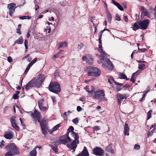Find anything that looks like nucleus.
I'll list each match as a JSON object with an SVG mask.
<instances>
[{
	"label": "nucleus",
	"instance_id": "nucleus-46",
	"mask_svg": "<svg viewBox=\"0 0 156 156\" xmlns=\"http://www.w3.org/2000/svg\"><path fill=\"white\" fill-rule=\"evenodd\" d=\"M152 113V110H150L147 113V120H148L151 117V115Z\"/></svg>",
	"mask_w": 156,
	"mask_h": 156
},
{
	"label": "nucleus",
	"instance_id": "nucleus-57",
	"mask_svg": "<svg viewBox=\"0 0 156 156\" xmlns=\"http://www.w3.org/2000/svg\"><path fill=\"white\" fill-rule=\"evenodd\" d=\"M72 122L75 124H76L79 122L78 119L77 118H75L72 120Z\"/></svg>",
	"mask_w": 156,
	"mask_h": 156
},
{
	"label": "nucleus",
	"instance_id": "nucleus-12",
	"mask_svg": "<svg viewBox=\"0 0 156 156\" xmlns=\"http://www.w3.org/2000/svg\"><path fill=\"white\" fill-rule=\"evenodd\" d=\"M139 22L140 24V29L145 30L147 28L149 23V21L148 20H145L143 21H140Z\"/></svg>",
	"mask_w": 156,
	"mask_h": 156
},
{
	"label": "nucleus",
	"instance_id": "nucleus-42",
	"mask_svg": "<svg viewBox=\"0 0 156 156\" xmlns=\"http://www.w3.org/2000/svg\"><path fill=\"white\" fill-rule=\"evenodd\" d=\"M31 17L29 16H20V19L23 20L25 19H30Z\"/></svg>",
	"mask_w": 156,
	"mask_h": 156
},
{
	"label": "nucleus",
	"instance_id": "nucleus-32",
	"mask_svg": "<svg viewBox=\"0 0 156 156\" xmlns=\"http://www.w3.org/2000/svg\"><path fill=\"white\" fill-rule=\"evenodd\" d=\"M90 67H94L92 66H89L88 67H86L85 68V71H86V72H87V74H88V75L89 76V73H93L94 72V71L93 70H91L90 69H89V68Z\"/></svg>",
	"mask_w": 156,
	"mask_h": 156
},
{
	"label": "nucleus",
	"instance_id": "nucleus-29",
	"mask_svg": "<svg viewBox=\"0 0 156 156\" xmlns=\"http://www.w3.org/2000/svg\"><path fill=\"white\" fill-rule=\"evenodd\" d=\"M106 12L107 17L108 19V23H111L112 20V16L109 11H107Z\"/></svg>",
	"mask_w": 156,
	"mask_h": 156
},
{
	"label": "nucleus",
	"instance_id": "nucleus-60",
	"mask_svg": "<svg viewBox=\"0 0 156 156\" xmlns=\"http://www.w3.org/2000/svg\"><path fill=\"white\" fill-rule=\"evenodd\" d=\"M94 129L95 130H98L100 129V128L99 126H95L94 127Z\"/></svg>",
	"mask_w": 156,
	"mask_h": 156
},
{
	"label": "nucleus",
	"instance_id": "nucleus-20",
	"mask_svg": "<svg viewBox=\"0 0 156 156\" xmlns=\"http://www.w3.org/2000/svg\"><path fill=\"white\" fill-rule=\"evenodd\" d=\"M140 72L139 70H138L136 71L135 73H133L131 78L130 81L134 83L135 82V80L136 76L139 75L140 73Z\"/></svg>",
	"mask_w": 156,
	"mask_h": 156
},
{
	"label": "nucleus",
	"instance_id": "nucleus-56",
	"mask_svg": "<svg viewBox=\"0 0 156 156\" xmlns=\"http://www.w3.org/2000/svg\"><path fill=\"white\" fill-rule=\"evenodd\" d=\"M134 149L136 150H139L140 148V145H137V144H135L134 145Z\"/></svg>",
	"mask_w": 156,
	"mask_h": 156
},
{
	"label": "nucleus",
	"instance_id": "nucleus-34",
	"mask_svg": "<svg viewBox=\"0 0 156 156\" xmlns=\"http://www.w3.org/2000/svg\"><path fill=\"white\" fill-rule=\"evenodd\" d=\"M119 76L121 79H126V80H129V79H128L127 78V77L126 76V75L125 74L123 73H119Z\"/></svg>",
	"mask_w": 156,
	"mask_h": 156
},
{
	"label": "nucleus",
	"instance_id": "nucleus-7",
	"mask_svg": "<svg viewBox=\"0 0 156 156\" xmlns=\"http://www.w3.org/2000/svg\"><path fill=\"white\" fill-rule=\"evenodd\" d=\"M49 90L51 92L58 94L61 91L60 85L56 82L51 83L49 84Z\"/></svg>",
	"mask_w": 156,
	"mask_h": 156
},
{
	"label": "nucleus",
	"instance_id": "nucleus-16",
	"mask_svg": "<svg viewBox=\"0 0 156 156\" xmlns=\"http://www.w3.org/2000/svg\"><path fill=\"white\" fill-rule=\"evenodd\" d=\"M86 91L89 94V95L91 97L92 96V94H93L94 90V88L92 86H87L85 88Z\"/></svg>",
	"mask_w": 156,
	"mask_h": 156
},
{
	"label": "nucleus",
	"instance_id": "nucleus-18",
	"mask_svg": "<svg viewBox=\"0 0 156 156\" xmlns=\"http://www.w3.org/2000/svg\"><path fill=\"white\" fill-rule=\"evenodd\" d=\"M34 114L31 112H30L31 114V116L33 118L35 119V118H38L41 117V115L39 112L38 111L36 110L35 109L34 111Z\"/></svg>",
	"mask_w": 156,
	"mask_h": 156
},
{
	"label": "nucleus",
	"instance_id": "nucleus-17",
	"mask_svg": "<svg viewBox=\"0 0 156 156\" xmlns=\"http://www.w3.org/2000/svg\"><path fill=\"white\" fill-rule=\"evenodd\" d=\"M4 136L6 139L10 140L13 138V135L11 131H6L5 133Z\"/></svg>",
	"mask_w": 156,
	"mask_h": 156
},
{
	"label": "nucleus",
	"instance_id": "nucleus-43",
	"mask_svg": "<svg viewBox=\"0 0 156 156\" xmlns=\"http://www.w3.org/2000/svg\"><path fill=\"white\" fill-rule=\"evenodd\" d=\"M44 101L43 99H41L38 101V105L39 106L44 105Z\"/></svg>",
	"mask_w": 156,
	"mask_h": 156
},
{
	"label": "nucleus",
	"instance_id": "nucleus-55",
	"mask_svg": "<svg viewBox=\"0 0 156 156\" xmlns=\"http://www.w3.org/2000/svg\"><path fill=\"white\" fill-rule=\"evenodd\" d=\"M45 30L46 32H48V33H50L51 30V28L49 26L48 27H47V28L45 29Z\"/></svg>",
	"mask_w": 156,
	"mask_h": 156
},
{
	"label": "nucleus",
	"instance_id": "nucleus-13",
	"mask_svg": "<svg viewBox=\"0 0 156 156\" xmlns=\"http://www.w3.org/2000/svg\"><path fill=\"white\" fill-rule=\"evenodd\" d=\"M104 32V31L103 30H101L100 31V32L98 34V35H99V44L98 45V51L100 52H103V49H102V47L101 44V37L102 36V35Z\"/></svg>",
	"mask_w": 156,
	"mask_h": 156
},
{
	"label": "nucleus",
	"instance_id": "nucleus-5",
	"mask_svg": "<svg viewBox=\"0 0 156 156\" xmlns=\"http://www.w3.org/2000/svg\"><path fill=\"white\" fill-rule=\"evenodd\" d=\"M105 94L102 90H98L94 92L91 96L93 98L98 100L99 101H106L105 97Z\"/></svg>",
	"mask_w": 156,
	"mask_h": 156
},
{
	"label": "nucleus",
	"instance_id": "nucleus-47",
	"mask_svg": "<svg viewBox=\"0 0 156 156\" xmlns=\"http://www.w3.org/2000/svg\"><path fill=\"white\" fill-rule=\"evenodd\" d=\"M84 46V44L83 43H80L78 45L77 49L78 50H81L83 48Z\"/></svg>",
	"mask_w": 156,
	"mask_h": 156
},
{
	"label": "nucleus",
	"instance_id": "nucleus-6",
	"mask_svg": "<svg viewBox=\"0 0 156 156\" xmlns=\"http://www.w3.org/2000/svg\"><path fill=\"white\" fill-rule=\"evenodd\" d=\"M60 144L66 145L67 147L68 144H71V139L69 137L68 133H66L65 134L60 136L58 141Z\"/></svg>",
	"mask_w": 156,
	"mask_h": 156
},
{
	"label": "nucleus",
	"instance_id": "nucleus-63",
	"mask_svg": "<svg viewBox=\"0 0 156 156\" xmlns=\"http://www.w3.org/2000/svg\"><path fill=\"white\" fill-rule=\"evenodd\" d=\"M13 98L15 99H18V96L17 94H14L13 96Z\"/></svg>",
	"mask_w": 156,
	"mask_h": 156
},
{
	"label": "nucleus",
	"instance_id": "nucleus-53",
	"mask_svg": "<svg viewBox=\"0 0 156 156\" xmlns=\"http://www.w3.org/2000/svg\"><path fill=\"white\" fill-rule=\"evenodd\" d=\"M37 58H35L29 64L32 66L34 63H35L37 62Z\"/></svg>",
	"mask_w": 156,
	"mask_h": 156
},
{
	"label": "nucleus",
	"instance_id": "nucleus-49",
	"mask_svg": "<svg viewBox=\"0 0 156 156\" xmlns=\"http://www.w3.org/2000/svg\"><path fill=\"white\" fill-rule=\"evenodd\" d=\"M32 66L30 65V64H29L27 66V67L26 68V69L25 71V73H27L29 70L30 69V68Z\"/></svg>",
	"mask_w": 156,
	"mask_h": 156
},
{
	"label": "nucleus",
	"instance_id": "nucleus-3",
	"mask_svg": "<svg viewBox=\"0 0 156 156\" xmlns=\"http://www.w3.org/2000/svg\"><path fill=\"white\" fill-rule=\"evenodd\" d=\"M70 135L74 139V140L72 141L71 144L67 145V147L71 150H73V152H74L77 147V144H79V137L78 133L75 132L72 133Z\"/></svg>",
	"mask_w": 156,
	"mask_h": 156
},
{
	"label": "nucleus",
	"instance_id": "nucleus-40",
	"mask_svg": "<svg viewBox=\"0 0 156 156\" xmlns=\"http://www.w3.org/2000/svg\"><path fill=\"white\" fill-rule=\"evenodd\" d=\"M146 67V66L145 64H139L138 68L141 70H143Z\"/></svg>",
	"mask_w": 156,
	"mask_h": 156
},
{
	"label": "nucleus",
	"instance_id": "nucleus-44",
	"mask_svg": "<svg viewBox=\"0 0 156 156\" xmlns=\"http://www.w3.org/2000/svg\"><path fill=\"white\" fill-rule=\"evenodd\" d=\"M16 117L15 116H12L10 118V122L11 124L16 123Z\"/></svg>",
	"mask_w": 156,
	"mask_h": 156
},
{
	"label": "nucleus",
	"instance_id": "nucleus-64",
	"mask_svg": "<svg viewBox=\"0 0 156 156\" xmlns=\"http://www.w3.org/2000/svg\"><path fill=\"white\" fill-rule=\"evenodd\" d=\"M59 56V55L57 53L56 54H55L53 56V59H55L56 58H58V57Z\"/></svg>",
	"mask_w": 156,
	"mask_h": 156
},
{
	"label": "nucleus",
	"instance_id": "nucleus-45",
	"mask_svg": "<svg viewBox=\"0 0 156 156\" xmlns=\"http://www.w3.org/2000/svg\"><path fill=\"white\" fill-rule=\"evenodd\" d=\"M12 126L17 131L19 130V128L18 126L16 124V123L11 124Z\"/></svg>",
	"mask_w": 156,
	"mask_h": 156
},
{
	"label": "nucleus",
	"instance_id": "nucleus-39",
	"mask_svg": "<svg viewBox=\"0 0 156 156\" xmlns=\"http://www.w3.org/2000/svg\"><path fill=\"white\" fill-rule=\"evenodd\" d=\"M21 25L19 24L18 25L17 28L16 29V33L19 35H20L21 33L20 31L21 28Z\"/></svg>",
	"mask_w": 156,
	"mask_h": 156
},
{
	"label": "nucleus",
	"instance_id": "nucleus-52",
	"mask_svg": "<svg viewBox=\"0 0 156 156\" xmlns=\"http://www.w3.org/2000/svg\"><path fill=\"white\" fill-rule=\"evenodd\" d=\"M16 108L18 110H19V106L18 105H17L16 104H15L13 105V108L14 109V111L15 112H16Z\"/></svg>",
	"mask_w": 156,
	"mask_h": 156
},
{
	"label": "nucleus",
	"instance_id": "nucleus-37",
	"mask_svg": "<svg viewBox=\"0 0 156 156\" xmlns=\"http://www.w3.org/2000/svg\"><path fill=\"white\" fill-rule=\"evenodd\" d=\"M48 107L44 106V105H41L39 106L40 110L41 111H46L48 109Z\"/></svg>",
	"mask_w": 156,
	"mask_h": 156
},
{
	"label": "nucleus",
	"instance_id": "nucleus-35",
	"mask_svg": "<svg viewBox=\"0 0 156 156\" xmlns=\"http://www.w3.org/2000/svg\"><path fill=\"white\" fill-rule=\"evenodd\" d=\"M47 125V122L45 120H43L41 121V127H46V125Z\"/></svg>",
	"mask_w": 156,
	"mask_h": 156
},
{
	"label": "nucleus",
	"instance_id": "nucleus-26",
	"mask_svg": "<svg viewBox=\"0 0 156 156\" xmlns=\"http://www.w3.org/2000/svg\"><path fill=\"white\" fill-rule=\"evenodd\" d=\"M45 79V75L44 74H40L39 75V76L37 79L41 83V84L43 82Z\"/></svg>",
	"mask_w": 156,
	"mask_h": 156
},
{
	"label": "nucleus",
	"instance_id": "nucleus-30",
	"mask_svg": "<svg viewBox=\"0 0 156 156\" xmlns=\"http://www.w3.org/2000/svg\"><path fill=\"white\" fill-rule=\"evenodd\" d=\"M32 87H34L33 86L31 82L30 81L26 85L25 89L27 90Z\"/></svg>",
	"mask_w": 156,
	"mask_h": 156
},
{
	"label": "nucleus",
	"instance_id": "nucleus-11",
	"mask_svg": "<svg viewBox=\"0 0 156 156\" xmlns=\"http://www.w3.org/2000/svg\"><path fill=\"white\" fill-rule=\"evenodd\" d=\"M128 96L129 95L127 94H121L120 93L118 94L117 95L118 104H120L123 100L126 99Z\"/></svg>",
	"mask_w": 156,
	"mask_h": 156
},
{
	"label": "nucleus",
	"instance_id": "nucleus-8",
	"mask_svg": "<svg viewBox=\"0 0 156 156\" xmlns=\"http://www.w3.org/2000/svg\"><path fill=\"white\" fill-rule=\"evenodd\" d=\"M93 57L90 54H86L83 55L82 58L83 61L88 64H91L93 61Z\"/></svg>",
	"mask_w": 156,
	"mask_h": 156
},
{
	"label": "nucleus",
	"instance_id": "nucleus-31",
	"mask_svg": "<svg viewBox=\"0 0 156 156\" xmlns=\"http://www.w3.org/2000/svg\"><path fill=\"white\" fill-rule=\"evenodd\" d=\"M67 43L65 41L60 43L59 44L58 48H65L67 46Z\"/></svg>",
	"mask_w": 156,
	"mask_h": 156
},
{
	"label": "nucleus",
	"instance_id": "nucleus-50",
	"mask_svg": "<svg viewBox=\"0 0 156 156\" xmlns=\"http://www.w3.org/2000/svg\"><path fill=\"white\" fill-rule=\"evenodd\" d=\"M27 58V61L28 62H30L31 61L32 59V58L31 57H30L29 55H28L27 56H25L24 57L23 59H24V58Z\"/></svg>",
	"mask_w": 156,
	"mask_h": 156
},
{
	"label": "nucleus",
	"instance_id": "nucleus-22",
	"mask_svg": "<svg viewBox=\"0 0 156 156\" xmlns=\"http://www.w3.org/2000/svg\"><path fill=\"white\" fill-rule=\"evenodd\" d=\"M141 14L150 18L151 17L152 14L151 12H148L146 10H145V11L142 12Z\"/></svg>",
	"mask_w": 156,
	"mask_h": 156
},
{
	"label": "nucleus",
	"instance_id": "nucleus-58",
	"mask_svg": "<svg viewBox=\"0 0 156 156\" xmlns=\"http://www.w3.org/2000/svg\"><path fill=\"white\" fill-rule=\"evenodd\" d=\"M7 61L9 62H11L12 61V59L10 56H9L7 58Z\"/></svg>",
	"mask_w": 156,
	"mask_h": 156
},
{
	"label": "nucleus",
	"instance_id": "nucleus-21",
	"mask_svg": "<svg viewBox=\"0 0 156 156\" xmlns=\"http://www.w3.org/2000/svg\"><path fill=\"white\" fill-rule=\"evenodd\" d=\"M139 29H140L139 21L134 23L132 27V29L134 31H136Z\"/></svg>",
	"mask_w": 156,
	"mask_h": 156
},
{
	"label": "nucleus",
	"instance_id": "nucleus-15",
	"mask_svg": "<svg viewBox=\"0 0 156 156\" xmlns=\"http://www.w3.org/2000/svg\"><path fill=\"white\" fill-rule=\"evenodd\" d=\"M30 82L32 83L34 87H39L41 85L37 79H34Z\"/></svg>",
	"mask_w": 156,
	"mask_h": 156
},
{
	"label": "nucleus",
	"instance_id": "nucleus-28",
	"mask_svg": "<svg viewBox=\"0 0 156 156\" xmlns=\"http://www.w3.org/2000/svg\"><path fill=\"white\" fill-rule=\"evenodd\" d=\"M151 127H154V129L151 131L148 132L147 133L148 137H149V136H151L153 133L154 132L156 129V125H152L151 126Z\"/></svg>",
	"mask_w": 156,
	"mask_h": 156
},
{
	"label": "nucleus",
	"instance_id": "nucleus-14",
	"mask_svg": "<svg viewBox=\"0 0 156 156\" xmlns=\"http://www.w3.org/2000/svg\"><path fill=\"white\" fill-rule=\"evenodd\" d=\"M16 4L13 3H11L8 5L7 7L9 9V14L11 16L15 11Z\"/></svg>",
	"mask_w": 156,
	"mask_h": 156
},
{
	"label": "nucleus",
	"instance_id": "nucleus-27",
	"mask_svg": "<svg viewBox=\"0 0 156 156\" xmlns=\"http://www.w3.org/2000/svg\"><path fill=\"white\" fill-rule=\"evenodd\" d=\"M105 150L111 154H113L114 153L113 150L109 145H108L106 147Z\"/></svg>",
	"mask_w": 156,
	"mask_h": 156
},
{
	"label": "nucleus",
	"instance_id": "nucleus-59",
	"mask_svg": "<svg viewBox=\"0 0 156 156\" xmlns=\"http://www.w3.org/2000/svg\"><path fill=\"white\" fill-rule=\"evenodd\" d=\"M4 143L5 142L3 140H2V141H1L0 143V148H2V147L3 146H4Z\"/></svg>",
	"mask_w": 156,
	"mask_h": 156
},
{
	"label": "nucleus",
	"instance_id": "nucleus-1",
	"mask_svg": "<svg viewBox=\"0 0 156 156\" xmlns=\"http://www.w3.org/2000/svg\"><path fill=\"white\" fill-rule=\"evenodd\" d=\"M100 53L101 55L98 57V59L97 60L98 63H102L103 67L107 70H112L113 69V64L108 58L109 55L103 51Z\"/></svg>",
	"mask_w": 156,
	"mask_h": 156
},
{
	"label": "nucleus",
	"instance_id": "nucleus-61",
	"mask_svg": "<svg viewBox=\"0 0 156 156\" xmlns=\"http://www.w3.org/2000/svg\"><path fill=\"white\" fill-rule=\"evenodd\" d=\"M53 150L55 151V152H57L58 150L56 147H52Z\"/></svg>",
	"mask_w": 156,
	"mask_h": 156
},
{
	"label": "nucleus",
	"instance_id": "nucleus-4",
	"mask_svg": "<svg viewBox=\"0 0 156 156\" xmlns=\"http://www.w3.org/2000/svg\"><path fill=\"white\" fill-rule=\"evenodd\" d=\"M108 81L111 86L115 90L119 91L122 89V87L123 84L121 83L116 82L114 79L112 77L108 76Z\"/></svg>",
	"mask_w": 156,
	"mask_h": 156
},
{
	"label": "nucleus",
	"instance_id": "nucleus-24",
	"mask_svg": "<svg viewBox=\"0 0 156 156\" xmlns=\"http://www.w3.org/2000/svg\"><path fill=\"white\" fill-rule=\"evenodd\" d=\"M23 39L22 37H20L19 38L17 39L14 43L13 46H14L16 44H21L23 42Z\"/></svg>",
	"mask_w": 156,
	"mask_h": 156
},
{
	"label": "nucleus",
	"instance_id": "nucleus-51",
	"mask_svg": "<svg viewBox=\"0 0 156 156\" xmlns=\"http://www.w3.org/2000/svg\"><path fill=\"white\" fill-rule=\"evenodd\" d=\"M71 113L70 111H68L67 112H65L64 113V115L66 118L69 115V114Z\"/></svg>",
	"mask_w": 156,
	"mask_h": 156
},
{
	"label": "nucleus",
	"instance_id": "nucleus-48",
	"mask_svg": "<svg viewBox=\"0 0 156 156\" xmlns=\"http://www.w3.org/2000/svg\"><path fill=\"white\" fill-rule=\"evenodd\" d=\"M28 42L27 40H25L24 42V44L26 49V51H27V49H28Z\"/></svg>",
	"mask_w": 156,
	"mask_h": 156
},
{
	"label": "nucleus",
	"instance_id": "nucleus-36",
	"mask_svg": "<svg viewBox=\"0 0 156 156\" xmlns=\"http://www.w3.org/2000/svg\"><path fill=\"white\" fill-rule=\"evenodd\" d=\"M31 156H36L37 154L36 150L35 148H34L30 153Z\"/></svg>",
	"mask_w": 156,
	"mask_h": 156
},
{
	"label": "nucleus",
	"instance_id": "nucleus-33",
	"mask_svg": "<svg viewBox=\"0 0 156 156\" xmlns=\"http://www.w3.org/2000/svg\"><path fill=\"white\" fill-rule=\"evenodd\" d=\"M74 130V128L73 126H71L69 128H68V131L66 133H68V135L69 134H71L72 133H74V132L73 131Z\"/></svg>",
	"mask_w": 156,
	"mask_h": 156
},
{
	"label": "nucleus",
	"instance_id": "nucleus-2",
	"mask_svg": "<svg viewBox=\"0 0 156 156\" xmlns=\"http://www.w3.org/2000/svg\"><path fill=\"white\" fill-rule=\"evenodd\" d=\"M5 149L7 151L5 154V156H13L20 153L16 145L13 143L8 144L5 147Z\"/></svg>",
	"mask_w": 156,
	"mask_h": 156
},
{
	"label": "nucleus",
	"instance_id": "nucleus-19",
	"mask_svg": "<svg viewBox=\"0 0 156 156\" xmlns=\"http://www.w3.org/2000/svg\"><path fill=\"white\" fill-rule=\"evenodd\" d=\"M89 154L88 151L86 147H84L83 150L82 152L79 154L77 156H89Z\"/></svg>",
	"mask_w": 156,
	"mask_h": 156
},
{
	"label": "nucleus",
	"instance_id": "nucleus-38",
	"mask_svg": "<svg viewBox=\"0 0 156 156\" xmlns=\"http://www.w3.org/2000/svg\"><path fill=\"white\" fill-rule=\"evenodd\" d=\"M41 129H42V134L44 135L45 136H46L48 133L47 132V131L46 130V127H41Z\"/></svg>",
	"mask_w": 156,
	"mask_h": 156
},
{
	"label": "nucleus",
	"instance_id": "nucleus-54",
	"mask_svg": "<svg viewBox=\"0 0 156 156\" xmlns=\"http://www.w3.org/2000/svg\"><path fill=\"white\" fill-rule=\"evenodd\" d=\"M115 18L116 20L118 21H120L121 20L120 16H119L118 14L116 13L115 15Z\"/></svg>",
	"mask_w": 156,
	"mask_h": 156
},
{
	"label": "nucleus",
	"instance_id": "nucleus-41",
	"mask_svg": "<svg viewBox=\"0 0 156 156\" xmlns=\"http://www.w3.org/2000/svg\"><path fill=\"white\" fill-rule=\"evenodd\" d=\"M61 126L60 124H58L54 126L52 128V131H51V132H53L54 131H56L59 128V127Z\"/></svg>",
	"mask_w": 156,
	"mask_h": 156
},
{
	"label": "nucleus",
	"instance_id": "nucleus-9",
	"mask_svg": "<svg viewBox=\"0 0 156 156\" xmlns=\"http://www.w3.org/2000/svg\"><path fill=\"white\" fill-rule=\"evenodd\" d=\"M92 151L93 154L99 156L103 155L104 152V151L101 148L98 147H96L94 148Z\"/></svg>",
	"mask_w": 156,
	"mask_h": 156
},
{
	"label": "nucleus",
	"instance_id": "nucleus-23",
	"mask_svg": "<svg viewBox=\"0 0 156 156\" xmlns=\"http://www.w3.org/2000/svg\"><path fill=\"white\" fill-rule=\"evenodd\" d=\"M112 2L113 4L116 6L120 10L122 11L123 10L122 7L119 3L117 2L114 0H112Z\"/></svg>",
	"mask_w": 156,
	"mask_h": 156
},
{
	"label": "nucleus",
	"instance_id": "nucleus-10",
	"mask_svg": "<svg viewBox=\"0 0 156 156\" xmlns=\"http://www.w3.org/2000/svg\"><path fill=\"white\" fill-rule=\"evenodd\" d=\"M89 69H91V70H93L94 72L93 73H89V76H94L95 77H98L99 76L101 73V71L100 69L96 67H90Z\"/></svg>",
	"mask_w": 156,
	"mask_h": 156
},
{
	"label": "nucleus",
	"instance_id": "nucleus-25",
	"mask_svg": "<svg viewBox=\"0 0 156 156\" xmlns=\"http://www.w3.org/2000/svg\"><path fill=\"white\" fill-rule=\"evenodd\" d=\"M129 127L128 125L126 123L124 126V134L125 135L129 136Z\"/></svg>",
	"mask_w": 156,
	"mask_h": 156
},
{
	"label": "nucleus",
	"instance_id": "nucleus-62",
	"mask_svg": "<svg viewBox=\"0 0 156 156\" xmlns=\"http://www.w3.org/2000/svg\"><path fill=\"white\" fill-rule=\"evenodd\" d=\"M51 99L53 101L54 104H55L56 103V100L55 98L54 97H51Z\"/></svg>",
	"mask_w": 156,
	"mask_h": 156
}]
</instances>
